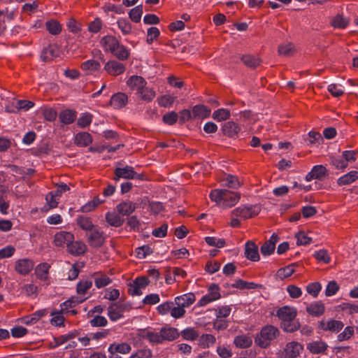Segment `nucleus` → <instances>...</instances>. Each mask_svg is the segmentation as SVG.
I'll list each match as a JSON object with an SVG mask.
<instances>
[{"label":"nucleus","mask_w":358,"mask_h":358,"mask_svg":"<svg viewBox=\"0 0 358 358\" xmlns=\"http://www.w3.org/2000/svg\"><path fill=\"white\" fill-rule=\"evenodd\" d=\"M297 266V264H292L279 268L275 274L276 279L283 280L284 279L290 277L295 272V267Z\"/></svg>","instance_id":"cd10ccee"},{"label":"nucleus","mask_w":358,"mask_h":358,"mask_svg":"<svg viewBox=\"0 0 358 358\" xmlns=\"http://www.w3.org/2000/svg\"><path fill=\"white\" fill-rule=\"evenodd\" d=\"M103 70L111 76H118L125 72L126 66L120 61L110 59L105 64Z\"/></svg>","instance_id":"0eeeda50"},{"label":"nucleus","mask_w":358,"mask_h":358,"mask_svg":"<svg viewBox=\"0 0 358 358\" xmlns=\"http://www.w3.org/2000/svg\"><path fill=\"white\" fill-rule=\"evenodd\" d=\"M230 117V111L226 108H219L215 110L213 113L212 117L218 121H224Z\"/></svg>","instance_id":"864d4df0"},{"label":"nucleus","mask_w":358,"mask_h":358,"mask_svg":"<svg viewBox=\"0 0 358 358\" xmlns=\"http://www.w3.org/2000/svg\"><path fill=\"white\" fill-rule=\"evenodd\" d=\"M280 335L278 329L273 325L264 327L255 338V343L262 348H268L271 342Z\"/></svg>","instance_id":"f03ea898"},{"label":"nucleus","mask_w":358,"mask_h":358,"mask_svg":"<svg viewBox=\"0 0 358 358\" xmlns=\"http://www.w3.org/2000/svg\"><path fill=\"white\" fill-rule=\"evenodd\" d=\"M175 304L174 302L167 301L157 307V310L159 315H165L169 313L171 314L172 306Z\"/></svg>","instance_id":"bf43d9fd"},{"label":"nucleus","mask_w":358,"mask_h":358,"mask_svg":"<svg viewBox=\"0 0 358 358\" xmlns=\"http://www.w3.org/2000/svg\"><path fill=\"white\" fill-rule=\"evenodd\" d=\"M122 309L114 303L110 305L108 308V316L112 321H117L123 317Z\"/></svg>","instance_id":"ea45409f"},{"label":"nucleus","mask_w":358,"mask_h":358,"mask_svg":"<svg viewBox=\"0 0 358 358\" xmlns=\"http://www.w3.org/2000/svg\"><path fill=\"white\" fill-rule=\"evenodd\" d=\"M120 61H125L130 57V50L120 43L112 53Z\"/></svg>","instance_id":"c9c22d12"},{"label":"nucleus","mask_w":358,"mask_h":358,"mask_svg":"<svg viewBox=\"0 0 358 358\" xmlns=\"http://www.w3.org/2000/svg\"><path fill=\"white\" fill-rule=\"evenodd\" d=\"M306 311L312 316L319 317L324 312V306L320 301L313 303L307 306Z\"/></svg>","instance_id":"4c0bfd02"},{"label":"nucleus","mask_w":358,"mask_h":358,"mask_svg":"<svg viewBox=\"0 0 358 358\" xmlns=\"http://www.w3.org/2000/svg\"><path fill=\"white\" fill-rule=\"evenodd\" d=\"M111 282L110 278L106 275H101L94 278L95 286L99 289L108 285Z\"/></svg>","instance_id":"69168bd1"},{"label":"nucleus","mask_w":358,"mask_h":358,"mask_svg":"<svg viewBox=\"0 0 358 358\" xmlns=\"http://www.w3.org/2000/svg\"><path fill=\"white\" fill-rule=\"evenodd\" d=\"M297 310L295 308L284 306L280 308L276 313L280 320V327L286 332H294L299 329L300 325L296 320Z\"/></svg>","instance_id":"f257e3e1"},{"label":"nucleus","mask_w":358,"mask_h":358,"mask_svg":"<svg viewBox=\"0 0 358 358\" xmlns=\"http://www.w3.org/2000/svg\"><path fill=\"white\" fill-rule=\"evenodd\" d=\"M327 348V344L322 340L313 341L307 345V349L313 354L324 353Z\"/></svg>","instance_id":"a878e982"},{"label":"nucleus","mask_w":358,"mask_h":358,"mask_svg":"<svg viewBox=\"0 0 358 358\" xmlns=\"http://www.w3.org/2000/svg\"><path fill=\"white\" fill-rule=\"evenodd\" d=\"M137 96L143 101L150 102L156 96V92L152 88L144 86L138 93Z\"/></svg>","instance_id":"79ce46f5"},{"label":"nucleus","mask_w":358,"mask_h":358,"mask_svg":"<svg viewBox=\"0 0 358 358\" xmlns=\"http://www.w3.org/2000/svg\"><path fill=\"white\" fill-rule=\"evenodd\" d=\"M127 102V95L122 92H117L111 96L110 105L115 109H120L124 107Z\"/></svg>","instance_id":"6ab92c4d"},{"label":"nucleus","mask_w":358,"mask_h":358,"mask_svg":"<svg viewBox=\"0 0 358 358\" xmlns=\"http://www.w3.org/2000/svg\"><path fill=\"white\" fill-rule=\"evenodd\" d=\"M87 235L89 245L95 248H101L104 244L106 238L104 232L98 226H96Z\"/></svg>","instance_id":"39448f33"},{"label":"nucleus","mask_w":358,"mask_h":358,"mask_svg":"<svg viewBox=\"0 0 358 358\" xmlns=\"http://www.w3.org/2000/svg\"><path fill=\"white\" fill-rule=\"evenodd\" d=\"M259 212L260 207L258 206H241L231 211V216L246 220L258 215Z\"/></svg>","instance_id":"20e7f679"},{"label":"nucleus","mask_w":358,"mask_h":358,"mask_svg":"<svg viewBox=\"0 0 358 358\" xmlns=\"http://www.w3.org/2000/svg\"><path fill=\"white\" fill-rule=\"evenodd\" d=\"M176 97L169 94H165L157 98V103L159 106L169 108L172 106Z\"/></svg>","instance_id":"4d7b16f0"},{"label":"nucleus","mask_w":358,"mask_h":358,"mask_svg":"<svg viewBox=\"0 0 358 358\" xmlns=\"http://www.w3.org/2000/svg\"><path fill=\"white\" fill-rule=\"evenodd\" d=\"M47 30L52 35H58L62 31L61 24L56 20H49L45 23Z\"/></svg>","instance_id":"603ef678"},{"label":"nucleus","mask_w":358,"mask_h":358,"mask_svg":"<svg viewBox=\"0 0 358 358\" xmlns=\"http://www.w3.org/2000/svg\"><path fill=\"white\" fill-rule=\"evenodd\" d=\"M245 256L252 262H258L260 259L258 247L252 241H248L245 245Z\"/></svg>","instance_id":"f3484780"},{"label":"nucleus","mask_w":358,"mask_h":358,"mask_svg":"<svg viewBox=\"0 0 358 358\" xmlns=\"http://www.w3.org/2000/svg\"><path fill=\"white\" fill-rule=\"evenodd\" d=\"M103 27V22L99 17H96L88 25V31L92 34L99 33Z\"/></svg>","instance_id":"052dcab7"},{"label":"nucleus","mask_w":358,"mask_h":358,"mask_svg":"<svg viewBox=\"0 0 358 358\" xmlns=\"http://www.w3.org/2000/svg\"><path fill=\"white\" fill-rule=\"evenodd\" d=\"M137 336L141 338L148 340L152 344L159 343V337L157 333L152 332L146 329H138Z\"/></svg>","instance_id":"c85d7f7f"},{"label":"nucleus","mask_w":358,"mask_h":358,"mask_svg":"<svg viewBox=\"0 0 358 358\" xmlns=\"http://www.w3.org/2000/svg\"><path fill=\"white\" fill-rule=\"evenodd\" d=\"M92 121V115L90 113H85L81 114L78 119L77 124L81 128H85L89 126Z\"/></svg>","instance_id":"680f3d73"},{"label":"nucleus","mask_w":358,"mask_h":358,"mask_svg":"<svg viewBox=\"0 0 358 358\" xmlns=\"http://www.w3.org/2000/svg\"><path fill=\"white\" fill-rule=\"evenodd\" d=\"M50 268V265L48 263L39 264L35 269V274L37 278L43 281L48 280Z\"/></svg>","instance_id":"c756f323"},{"label":"nucleus","mask_w":358,"mask_h":358,"mask_svg":"<svg viewBox=\"0 0 358 358\" xmlns=\"http://www.w3.org/2000/svg\"><path fill=\"white\" fill-rule=\"evenodd\" d=\"M74 240V236L69 231H61L54 236V243L57 247H63L65 245L68 247L69 243Z\"/></svg>","instance_id":"f8f14e48"},{"label":"nucleus","mask_w":358,"mask_h":358,"mask_svg":"<svg viewBox=\"0 0 358 358\" xmlns=\"http://www.w3.org/2000/svg\"><path fill=\"white\" fill-rule=\"evenodd\" d=\"M196 300L195 295L192 292H189L178 296L174 299V303L178 306H182L185 309L194 303Z\"/></svg>","instance_id":"a211bd4d"},{"label":"nucleus","mask_w":358,"mask_h":358,"mask_svg":"<svg viewBox=\"0 0 358 358\" xmlns=\"http://www.w3.org/2000/svg\"><path fill=\"white\" fill-rule=\"evenodd\" d=\"M59 48L56 44H50L43 49L41 59L45 62H48L59 57Z\"/></svg>","instance_id":"9d476101"},{"label":"nucleus","mask_w":358,"mask_h":358,"mask_svg":"<svg viewBox=\"0 0 358 358\" xmlns=\"http://www.w3.org/2000/svg\"><path fill=\"white\" fill-rule=\"evenodd\" d=\"M101 67V64L99 62L94 59H89L83 62L80 65V68L83 71H96Z\"/></svg>","instance_id":"8fccbe9b"},{"label":"nucleus","mask_w":358,"mask_h":358,"mask_svg":"<svg viewBox=\"0 0 358 358\" xmlns=\"http://www.w3.org/2000/svg\"><path fill=\"white\" fill-rule=\"evenodd\" d=\"M88 297H82V296H72L68 300L65 301L62 303L60 304V307L62 308V311L64 313H69V309L74 308L77 305L83 303Z\"/></svg>","instance_id":"393cba45"},{"label":"nucleus","mask_w":358,"mask_h":358,"mask_svg":"<svg viewBox=\"0 0 358 358\" xmlns=\"http://www.w3.org/2000/svg\"><path fill=\"white\" fill-rule=\"evenodd\" d=\"M180 335H181L183 339L191 341H195L199 336L198 331L192 327L183 329Z\"/></svg>","instance_id":"09e8293b"},{"label":"nucleus","mask_w":358,"mask_h":358,"mask_svg":"<svg viewBox=\"0 0 358 358\" xmlns=\"http://www.w3.org/2000/svg\"><path fill=\"white\" fill-rule=\"evenodd\" d=\"M303 350V345L296 341H291L286 344L284 349L278 355L279 358H297Z\"/></svg>","instance_id":"7ed1b4c3"},{"label":"nucleus","mask_w":358,"mask_h":358,"mask_svg":"<svg viewBox=\"0 0 358 358\" xmlns=\"http://www.w3.org/2000/svg\"><path fill=\"white\" fill-rule=\"evenodd\" d=\"M76 224L83 230L90 231L96 227L92 222V218L85 215H78Z\"/></svg>","instance_id":"bb28decb"},{"label":"nucleus","mask_w":358,"mask_h":358,"mask_svg":"<svg viewBox=\"0 0 358 358\" xmlns=\"http://www.w3.org/2000/svg\"><path fill=\"white\" fill-rule=\"evenodd\" d=\"M216 342L215 337L209 334H203L199 338V345L206 348H210L215 345Z\"/></svg>","instance_id":"de8ad7c7"},{"label":"nucleus","mask_w":358,"mask_h":358,"mask_svg":"<svg viewBox=\"0 0 358 358\" xmlns=\"http://www.w3.org/2000/svg\"><path fill=\"white\" fill-rule=\"evenodd\" d=\"M210 109L203 105H196L192 108L194 119H204L210 116Z\"/></svg>","instance_id":"473e14b6"},{"label":"nucleus","mask_w":358,"mask_h":358,"mask_svg":"<svg viewBox=\"0 0 358 358\" xmlns=\"http://www.w3.org/2000/svg\"><path fill=\"white\" fill-rule=\"evenodd\" d=\"M131 350V345L127 343H113L108 347V351L110 354H129Z\"/></svg>","instance_id":"4be33fe9"},{"label":"nucleus","mask_w":358,"mask_h":358,"mask_svg":"<svg viewBox=\"0 0 358 358\" xmlns=\"http://www.w3.org/2000/svg\"><path fill=\"white\" fill-rule=\"evenodd\" d=\"M349 23V20L342 15H337L331 20V24L336 29H344Z\"/></svg>","instance_id":"49530a36"},{"label":"nucleus","mask_w":358,"mask_h":358,"mask_svg":"<svg viewBox=\"0 0 358 358\" xmlns=\"http://www.w3.org/2000/svg\"><path fill=\"white\" fill-rule=\"evenodd\" d=\"M224 185L230 187V188H238L240 186V182L238 180V178L232 176L228 175L223 180Z\"/></svg>","instance_id":"0e129e2a"},{"label":"nucleus","mask_w":358,"mask_h":358,"mask_svg":"<svg viewBox=\"0 0 358 358\" xmlns=\"http://www.w3.org/2000/svg\"><path fill=\"white\" fill-rule=\"evenodd\" d=\"M92 136L90 133L83 131L76 134L74 143L80 147H87L92 143Z\"/></svg>","instance_id":"b1692460"},{"label":"nucleus","mask_w":358,"mask_h":358,"mask_svg":"<svg viewBox=\"0 0 358 358\" xmlns=\"http://www.w3.org/2000/svg\"><path fill=\"white\" fill-rule=\"evenodd\" d=\"M240 131L241 128L238 124L232 121L226 122L223 126L224 134L230 138L236 136Z\"/></svg>","instance_id":"72a5a7b5"},{"label":"nucleus","mask_w":358,"mask_h":358,"mask_svg":"<svg viewBox=\"0 0 358 358\" xmlns=\"http://www.w3.org/2000/svg\"><path fill=\"white\" fill-rule=\"evenodd\" d=\"M34 263L32 260L24 258L18 259L15 262V270L21 275L28 274L34 268Z\"/></svg>","instance_id":"ddd939ff"},{"label":"nucleus","mask_w":358,"mask_h":358,"mask_svg":"<svg viewBox=\"0 0 358 358\" xmlns=\"http://www.w3.org/2000/svg\"><path fill=\"white\" fill-rule=\"evenodd\" d=\"M114 180H118L120 178L124 179H138L141 176L137 173L134 168L130 166H126L123 168H116L114 171Z\"/></svg>","instance_id":"6e6552de"},{"label":"nucleus","mask_w":358,"mask_h":358,"mask_svg":"<svg viewBox=\"0 0 358 358\" xmlns=\"http://www.w3.org/2000/svg\"><path fill=\"white\" fill-rule=\"evenodd\" d=\"M127 85L131 91L136 92V94H138L142 88L147 85V82L141 76H132L127 80Z\"/></svg>","instance_id":"2eb2a0df"},{"label":"nucleus","mask_w":358,"mask_h":358,"mask_svg":"<svg viewBox=\"0 0 358 358\" xmlns=\"http://www.w3.org/2000/svg\"><path fill=\"white\" fill-rule=\"evenodd\" d=\"M92 287V281L91 280H80L76 286V292L81 296L87 294V291Z\"/></svg>","instance_id":"c03bdc74"},{"label":"nucleus","mask_w":358,"mask_h":358,"mask_svg":"<svg viewBox=\"0 0 358 358\" xmlns=\"http://www.w3.org/2000/svg\"><path fill=\"white\" fill-rule=\"evenodd\" d=\"M67 250L73 255L78 256L83 255L87 250L86 245L82 241H74L69 243Z\"/></svg>","instance_id":"5701e85b"},{"label":"nucleus","mask_w":358,"mask_h":358,"mask_svg":"<svg viewBox=\"0 0 358 358\" xmlns=\"http://www.w3.org/2000/svg\"><path fill=\"white\" fill-rule=\"evenodd\" d=\"M357 179H358V171H351L340 177L337 180V183L340 186L348 185L355 182Z\"/></svg>","instance_id":"e433bc0d"},{"label":"nucleus","mask_w":358,"mask_h":358,"mask_svg":"<svg viewBox=\"0 0 358 358\" xmlns=\"http://www.w3.org/2000/svg\"><path fill=\"white\" fill-rule=\"evenodd\" d=\"M105 217L108 224L114 227H121L124 221V218L115 212H108Z\"/></svg>","instance_id":"f704fd0d"},{"label":"nucleus","mask_w":358,"mask_h":358,"mask_svg":"<svg viewBox=\"0 0 358 358\" xmlns=\"http://www.w3.org/2000/svg\"><path fill=\"white\" fill-rule=\"evenodd\" d=\"M77 117V113L71 109L62 110L59 115V120L64 124H70L73 123Z\"/></svg>","instance_id":"2f4dec72"},{"label":"nucleus","mask_w":358,"mask_h":358,"mask_svg":"<svg viewBox=\"0 0 358 358\" xmlns=\"http://www.w3.org/2000/svg\"><path fill=\"white\" fill-rule=\"evenodd\" d=\"M163 122L168 125H173L178 120V114L175 111L167 113L163 115Z\"/></svg>","instance_id":"e2e57ef3"},{"label":"nucleus","mask_w":358,"mask_h":358,"mask_svg":"<svg viewBox=\"0 0 358 358\" xmlns=\"http://www.w3.org/2000/svg\"><path fill=\"white\" fill-rule=\"evenodd\" d=\"M47 309L38 310L34 313L22 318V322L26 325H31L36 323L41 318L47 315Z\"/></svg>","instance_id":"412c9836"},{"label":"nucleus","mask_w":358,"mask_h":358,"mask_svg":"<svg viewBox=\"0 0 358 358\" xmlns=\"http://www.w3.org/2000/svg\"><path fill=\"white\" fill-rule=\"evenodd\" d=\"M119 214L122 215H129L136 209V204L130 201H127L119 203L116 206Z\"/></svg>","instance_id":"7c9ffc66"},{"label":"nucleus","mask_w":358,"mask_h":358,"mask_svg":"<svg viewBox=\"0 0 358 358\" xmlns=\"http://www.w3.org/2000/svg\"><path fill=\"white\" fill-rule=\"evenodd\" d=\"M279 241L278 234L273 233L270 238L265 241L260 248L261 253L264 256H269L274 252L275 245Z\"/></svg>","instance_id":"4468645a"},{"label":"nucleus","mask_w":358,"mask_h":358,"mask_svg":"<svg viewBox=\"0 0 358 358\" xmlns=\"http://www.w3.org/2000/svg\"><path fill=\"white\" fill-rule=\"evenodd\" d=\"M152 352L150 349H148V348L138 350L130 356V358H152Z\"/></svg>","instance_id":"774afa93"},{"label":"nucleus","mask_w":358,"mask_h":358,"mask_svg":"<svg viewBox=\"0 0 358 358\" xmlns=\"http://www.w3.org/2000/svg\"><path fill=\"white\" fill-rule=\"evenodd\" d=\"M64 312L60 311L52 312L50 315V324L55 327H64V317L63 316Z\"/></svg>","instance_id":"a18cd8bd"},{"label":"nucleus","mask_w":358,"mask_h":358,"mask_svg":"<svg viewBox=\"0 0 358 358\" xmlns=\"http://www.w3.org/2000/svg\"><path fill=\"white\" fill-rule=\"evenodd\" d=\"M212 201L222 206L223 198L224 196V189H215L210 192L209 195Z\"/></svg>","instance_id":"6e6d98bb"},{"label":"nucleus","mask_w":358,"mask_h":358,"mask_svg":"<svg viewBox=\"0 0 358 358\" xmlns=\"http://www.w3.org/2000/svg\"><path fill=\"white\" fill-rule=\"evenodd\" d=\"M241 61L246 66L251 69H255L261 64V59L259 57L251 55H243Z\"/></svg>","instance_id":"a19ab883"},{"label":"nucleus","mask_w":358,"mask_h":358,"mask_svg":"<svg viewBox=\"0 0 358 358\" xmlns=\"http://www.w3.org/2000/svg\"><path fill=\"white\" fill-rule=\"evenodd\" d=\"M234 345L239 348H247L251 346L252 341L247 335H240L234 338Z\"/></svg>","instance_id":"37998d69"},{"label":"nucleus","mask_w":358,"mask_h":358,"mask_svg":"<svg viewBox=\"0 0 358 358\" xmlns=\"http://www.w3.org/2000/svg\"><path fill=\"white\" fill-rule=\"evenodd\" d=\"M240 198L241 195L238 193L224 189L222 206L224 208H231L238 202Z\"/></svg>","instance_id":"aec40b11"},{"label":"nucleus","mask_w":358,"mask_h":358,"mask_svg":"<svg viewBox=\"0 0 358 358\" xmlns=\"http://www.w3.org/2000/svg\"><path fill=\"white\" fill-rule=\"evenodd\" d=\"M117 24L124 35H128L131 32V24L127 20L120 18L117 20Z\"/></svg>","instance_id":"13d9d810"},{"label":"nucleus","mask_w":358,"mask_h":358,"mask_svg":"<svg viewBox=\"0 0 358 358\" xmlns=\"http://www.w3.org/2000/svg\"><path fill=\"white\" fill-rule=\"evenodd\" d=\"M120 41L117 38L112 35L103 36L100 40V45L106 52L111 54L115 51V48L118 45Z\"/></svg>","instance_id":"9b49d317"},{"label":"nucleus","mask_w":358,"mask_h":358,"mask_svg":"<svg viewBox=\"0 0 358 358\" xmlns=\"http://www.w3.org/2000/svg\"><path fill=\"white\" fill-rule=\"evenodd\" d=\"M220 291V289L217 285L211 284L208 289V293L201 297L197 302L196 306L203 307L211 302L218 300L221 297Z\"/></svg>","instance_id":"423d86ee"},{"label":"nucleus","mask_w":358,"mask_h":358,"mask_svg":"<svg viewBox=\"0 0 358 358\" xmlns=\"http://www.w3.org/2000/svg\"><path fill=\"white\" fill-rule=\"evenodd\" d=\"M344 327L343 322L336 320H322L319 323V327L323 331L338 333Z\"/></svg>","instance_id":"1a4fd4ad"},{"label":"nucleus","mask_w":358,"mask_h":358,"mask_svg":"<svg viewBox=\"0 0 358 358\" xmlns=\"http://www.w3.org/2000/svg\"><path fill=\"white\" fill-rule=\"evenodd\" d=\"M354 334V327L348 326L337 336V340L340 342L350 339Z\"/></svg>","instance_id":"338daca9"},{"label":"nucleus","mask_w":358,"mask_h":358,"mask_svg":"<svg viewBox=\"0 0 358 358\" xmlns=\"http://www.w3.org/2000/svg\"><path fill=\"white\" fill-rule=\"evenodd\" d=\"M158 336L159 337V343H162L164 341H172L176 340L180 336V333L177 329L173 327L162 328Z\"/></svg>","instance_id":"dca6fc26"},{"label":"nucleus","mask_w":358,"mask_h":358,"mask_svg":"<svg viewBox=\"0 0 358 358\" xmlns=\"http://www.w3.org/2000/svg\"><path fill=\"white\" fill-rule=\"evenodd\" d=\"M278 52L280 55L291 57L296 52V48L293 43L287 42L278 46Z\"/></svg>","instance_id":"58836bf2"},{"label":"nucleus","mask_w":358,"mask_h":358,"mask_svg":"<svg viewBox=\"0 0 358 358\" xmlns=\"http://www.w3.org/2000/svg\"><path fill=\"white\" fill-rule=\"evenodd\" d=\"M143 13V5L140 4L129 11V16L134 22L138 23L141 21Z\"/></svg>","instance_id":"3c124183"},{"label":"nucleus","mask_w":358,"mask_h":358,"mask_svg":"<svg viewBox=\"0 0 358 358\" xmlns=\"http://www.w3.org/2000/svg\"><path fill=\"white\" fill-rule=\"evenodd\" d=\"M311 171L315 179L322 180L328 175V171L323 165H315Z\"/></svg>","instance_id":"5fc2aeb1"}]
</instances>
